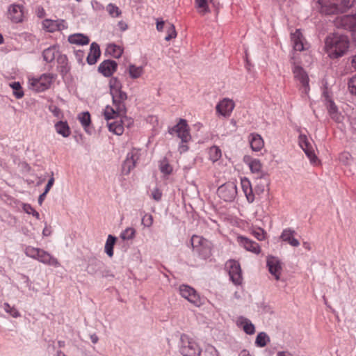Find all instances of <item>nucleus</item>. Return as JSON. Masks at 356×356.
<instances>
[{"label":"nucleus","mask_w":356,"mask_h":356,"mask_svg":"<svg viewBox=\"0 0 356 356\" xmlns=\"http://www.w3.org/2000/svg\"><path fill=\"white\" fill-rule=\"evenodd\" d=\"M348 47V38L339 33L329 35L325 41V51L332 58H338L342 56L347 51Z\"/></svg>","instance_id":"nucleus-1"},{"label":"nucleus","mask_w":356,"mask_h":356,"mask_svg":"<svg viewBox=\"0 0 356 356\" xmlns=\"http://www.w3.org/2000/svg\"><path fill=\"white\" fill-rule=\"evenodd\" d=\"M318 8L325 15L344 13L351 8L355 0H317Z\"/></svg>","instance_id":"nucleus-2"},{"label":"nucleus","mask_w":356,"mask_h":356,"mask_svg":"<svg viewBox=\"0 0 356 356\" xmlns=\"http://www.w3.org/2000/svg\"><path fill=\"white\" fill-rule=\"evenodd\" d=\"M24 253L27 257L38 260L45 265L56 268L60 266L58 259L43 249L29 245L26 247Z\"/></svg>","instance_id":"nucleus-3"},{"label":"nucleus","mask_w":356,"mask_h":356,"mask_svg":"<svg viewBox=\"0 0 356 356\" xmlns=\"http://www.w3.org/2000/svg\"><path fill=\"white\" fill-rule=\"evenodd\" d=\"M168 133L171 135L177 134V137L181 139V143L179 145V151L180 153L188 151V147L184 143L191 140V136L186 120L180 119L176 125L172 127H169Z\"/></svg>","instance_id":"nucleus-4"},{"label":"nucleus","mask_w":356,"mask_h":356,"mask_svg":"<svg viewBox=\"0 0 356 356\" xmlns=\"http://www.w3.org/2000/svg\"><path fill=\"white\" fill-rule=\"evenodd\" d=\"M193 250L201 259L206 260L211 256L212 244L202 236L193 235L191 239Z\"/></svg>","instance_id":"nucleus-5"},{"label":"nucleus","mask_w":356,"mask_h":356,"mask_svg":"<svg viewBox=\"0 0 356 356\" xmlns=\"http://www.w3.org/2000/svg\"><path fill=\"white\" fill-rule=\"evenodd\" d=\"M179 350L183 356H200L202 353L197 341L185 334L181 335Z\"/></svg>","instance_id":"nucleus-6"},{"label":"nucleus","mask_w":356,"mask_h":356,"mask_svg":"<svg viewBox=\"0 0 356 356\" xmlns=\"http://www.w3.org/2000/svg\"><path fill=\"white\" fill-rule=\"evenodd\" d=\"M334 24L337 29L349 31L356 42V13L337 16L334 20Z\"/></svg>","instance_id":"nucleus-7"},{"label":"nucleus","mask_w":356,"mask_h":356,"mask_svg":"<svg viewBox=\"0 0 356 356\" xmlns=\"http://www.w3.org/2000/svg\"><path fill=\"white\" fill-rule=\"evenodd\" d=\"M218 197L225 202H232L237 195L236 184L234 181H228L218 187Z\"/></svg>","instance_id":"nucleus-8"},{"label":"nucleus","mask_w":356,"mask_h":356,"mask_svg":"<svg viewBox=\"0 0 356 356\" xmlns=\"http://www.w3.org/2000/svg\"><path fill=\"white\" fill-rule=\"evenodd\" d=\"M54 79L53 74H43L39 78H33L29 81L32 89L39 92L49 89Z\"/></svg>","instance_id":"nucleus-9"},{"label":"nucleus","mask_w":356,"mask_h":356,"mask_svg":"<svg viewBox=\"0 0 356 356\" xmlns=\"http://www.w3.org/2000/svg\"><path fill=\"white\" fill-rule=\"evenodd\" d=\"M179 289L181 297L195 306L200 307L203 304L200 295L193 287L187 284H181L179 286Z\"/></svg>","instance_id":"nucleus-10"},{"label":"nucleus","mask_w":356,"mask_h":356,"mask_svg":"<svg viewBox=\"0 0 356 356\" xmlns=\"http://www.w3.org/2000/svg\"><path fill=\"white\" fill-rule=\"evenodd\" d=\"M294 77L301 84V92L302 95H308L310 88L309 84V76L305 70L299 65H294L292 69Z\"/></svg>","instance_id":"nucleus-11"},{"label":"nucleus","mask_w":356,"mask_h":356,"mask_svg":"<svg viewBox=\"0 0 356 356\" xmlns=\"http://www.w3.org/2000/svg\"><path fill=\"white\" fill-rule=\"evenodd\" d=\"M140 151L137 149H133L131 152H128L126 159L124 161L122 166V172L124 175H128L133 170L137 161L140 158Z\"/></svg>","instance_id":"nucleus-12"},{"label":"nucleus","mask_w":356,"mask_h":356,"mask_svg":"<svg viewBox=\"0 0 356 356\" xmlns=\"http://www.w3.org/2000/svg\"><path fill=\"white\" fill-rule=\"evenodd\" d=\"M227 268L230 280L235 285L241 284L243 277L239 263L234 260H230L227 263Z\"/></svg>","instance_id":"nucleus-13"},{"label":"nucleus","mask_w":356,"mask_h":356,"mask_svg":"<svg viewBox=\"0 0 356 356\" xmlns=\"http://www.w3.org/2000/svg\"><path fill=\"white\" fill-rule=\"evenodd\" d=\"M249 168L252 173H258L259 175L257 179L259 181V184L262 185L263 188L261 191H264V186H268L269 184V179L267 174L261 172L262 165L259 160L252 159L249 163Z\"/></svg>","instance_id":"nucleus-14"},{"label":"nucleus","mask_w":356,"mask_h":356,"mask_svg":"<svg viewBox=\"0 0 356 356\" xmlns=\"http://www.w3.org/2000/svg\"><path fill=\"white\" fill-rule=\"evenodd\" d=\"M113 104L117 108V111L122 112L123 114H126L127 108L125 106V101L127 99V95L125 92L122 90H116L110 92Z\"/></svg>","instance_id":"nucleus-15"},{"label":"nucleus","mask_w":356,"mask_h":356,"mask_svg":"<svg viewBox=\"0 0 356 356\" xmlns=\"http://www.w3.org/2000/svg\"><path fill=\"white\" fill-rule=\"evenodd\" d=\"M298 143L311 162H314L317 159L313 147L306 135L302 134L299 135Z\"/></svg>","instance_id":"nucleus-16"},{"label":"nucleus","mask_w":356,"mask_h":356,"mask_svg":"<svg viewBox=\"0 0 356 356\" xmlns=\"http://www.w3.org/2000/svg\"><path fill=\"white\" fill-rule=\"evenodd\" d=\"M117 69V62L110 59L104 60L98 66V72L105 77H111Z\"/></svg>","instance_id":"nucleus-17"},{"label":"nucleus","mask_w":356,"mask_h":356,"mask_svg":"<svg viewBox=\"0 0 356 356\" xmlns=\"http://www.w3.org/2000/svg\"><path fill=\"white\" fill-rule=\"evenodd\" d=\"M266 266L268 268L269 273L273 275L276 280H280L282 266L280 259L273 256L267 257Z\"/></svg>","instance_id":"nucleus-18"},{"label":"nucleus","mask_w":356,"mask_h":356,"mask_svg":"<svg viewBox=\"0 0 356 356\" xmlns=\"http://www.w3.org/2000/svg\"><path fill=\"white\" fill-rule=\"evenodd\" d=\"M234 103L229 99L225 98L216 105V111L224 117L230 115L234 108Z\"/></svg>","instance_id":"nucleus-19"},{"label":"nucleus","mask_w":356,"mask_h":356,"mask_svg":"<svg viewBox=\"0 0 356 356\" xmlns=\"http://www.w3.org/2000/svg\"><path fill=\"white\" fill-rule=\"evenodd\" d=\"M238 241L241 246H243L246 250L249 252H251L257 254H259L261 252L259 245L257 242L245 236H238Z\"/></svg>","instance_id":"nucleus-20"},{"label":"nucleus","mask_w":356,"mask_h":356,"mask_svg":"<svg viewBox=\"0 0 356 356\" xmlns=\"http://www.w3.org/2000/svg\"><path fill=\"white\" fill-rule=\"evenodd\" d=\"M296 234L294 229L291 228H286L283 229L280 236L282 242L286 243L293 247H298L300 242L294 236Z\"/></svg>","instance_id":"nucleus-21"},{"label":"nucleus","mask_w":356,"mask_h":356,"mask_svg":"<svg viewBox=\"0 0 356 356\" xmlns=\"http://www.w3.org/2000/svg\"><path fill=\"white\" fill-rule=\"evenodd\" d=\"M8 18L15 23L22 22L23 19V7L19 4H12L9 6Z\"/></svg>","instance_id":"nucleus-22"},{"label":"nucleus","mask_w":356,"mask_h":356,"mask_svg":"<svg viewBox=\"0 0 356 356\" xmlns=\"http://www.w3.org/2000/svg\"><path fill=\"white\" fill-rule=\"evenodd\" d=\"M236 325L243 329L247 334L252 335L255 332V327L251 321L243 316H238L236 319Z\"/></svg>","instance_id":"nucleus-23"},{"label":"nucleus","mask_w":356,"mask_h":356,"mask_svg":"<svg viewBox=\"0 0 356 356\" xmlns=\"http://www.w3.org/2000/svg\"><path fill=\"white\" fill-rule=\"evenodd\" d=\"M330 117L335 122L339 123L343 120V115L339 112L337 106L333 100H329L328 104L325 105Z\"/></svg>","instance_id":"nucleus-24"},{"label":"nucleus","mask_w":356,"mask_h":356,"mask_svg":"<svg viewBox=\"0 0 356 356\" xmlns=\"http://www.w3.org/2000/svg\"><path fill=\"white\" fill-rule=\"evenodd\" d=\"M101 56L99 45L97 42H92L90 44V52L86 58L87 63L90 65L97 63Z\"/></svg>","instance_id":"nucleus-25"},{"label":"nucleus","mask_w":356,"mask_h":356,"mask_svg":"<svg viewBox=\"0 0 356 356\" xmlns=\"http://www.w3.org/2000/svg\"><path fill=\"white\" fill-rule=\"evenodd\" d=\"M249 142L251 149L254 152L260 151L264 146V142L262 137L256 133L250 134L249 136Z\"/></svg>","instance_id":"nucleus-26"},{"label":"nucleus","mask_w":356,"mask_h":356,"mask_svg":"<svg viewBox=\"0 0 356 356\" xmlns=\"http://www.w3.org/2000/svg\"><path fill=\"white\" fill-rule=\"evenodd\" d=\"M59 48L57 45H52L45 49L42 52L43 60L47 63L53 62L59 55Z\"/></svg>","instance_id":"nucleus-27"},{"label":"nucleus","mask_w":356,"mask_h":356,"mask_svg":"<svg viewBox=\"0 0 356 356\" xmlns=\"http://www.w3.org/2000/svg\"><path fill=\"white\" fill-rule=\"evenodd\" d=\"M58 63V68L62 76H66L70 70V66L68 63V59L65 54H59L56 58Z\"/></svg>","instance_id":"nucleus-28"},{"label":"nucleus","mask_w":356,"mask_h":356,"mask_svg":"<svg viewBox=\"0 0 356 356\" xmlns=\"http://www.w3.org/2000/svg\"><path fill=\"white\" fill-rule=\"evenodd\" d=\"M241 187L248 202L252 203L254 200V195L252 191L250 181L244 177L241 180Z\"/></svg>","instance_id":"nucleus-29"},{"label":"nucleus","mask_w":356,"mask_h":356,"mask_svg":"<svg viewBox=\"0 0 356 356\" xmlns=\"http://www.w3.org/2000/svg\"><path fill=\"white\" fill-rule=\"evenodd\" d=\"M54 127L56 133L64 138H67L71 134V130L67 121H58Z\"/></svg>","instance_id":"nucleus-30"},{"label":"nucleus","mask_w":356,"mask_h":356,"mask_svg":"<svg viewBox=\"0 0 356 356\" xmlns=\"http://www.w3.org/2000/svg\"><path fill=\"white\" fill-rule=\"evenodd\" d=\"M124 52V49L119 45L114 43H110L107 44L105 55H109L115 58H119L121 57Z\"/></svg>","instance_id":"nucleus-31"},{"label":"nucleus","mask_w":356,"mask_h":356,"mask_svg":"<svg viewBox=\"0 0 356 356\" xmlns=\"http://www.w3.org/2000/svg\"><path fill=\"white\" fill-rule=\"evenodd\" d=\"M68 42L77 45H86L89 43L90 39L84 34L74 33L68 37Z\"/></svg>","instance_id":"nucleus-32"},{"label":"nucleus","mask_w":356,"mask_h":356,"mask_svg":"<svg viewBox=\"0 0 356 356\" xmlns=\"http://www.w3.org/2000/svg\"><path fill=\"white\" fill-rule=\"evenodd\" d=\"M108 127L109 131L118 136L122 135L124 132V126L122 120H117L113 122L108 123Z\"/></svg>","instance_id":"nucleus-33"},{"label":"nucleus","mask_w":356,"mask_h":356,"mask_svg":"<svg viewBox=\"0 0 356 356\" xmlns=\"http://www.w3.org/2000/svg\"><path fill=\"white\" fill-rule=\"evenodd\" d=\"M116 241L117 238L111 234H109L107 237L104 246V251L109 257H112L113 256V248Z\"/></svg>","instance_id":"nucleus-34"},{"label":"nucleus","mask_w":356,"mask_h":356,"mask_svg":"<svg viewBox=\"0 0 356 356\" xmlns=\"http://www.w3.org/2000/svg\"><path fill=\"white\" fill-rule=\"evenodd\" d=\"M104 115L105 119L107 121H108L112 119H115L119 115H124V114L122 113V112L117 111L116 107H115V108H114L110 106H106L104 109Z\"/></svg>","instance_id":"nucleus-35"},{"label":"nucleus","mask_w":356,"mask_h":356,"mask_svg":"<svg viewBox=\"0 0 356 356\" xmlns=\"http://www.w3.org/2000/svg\"><path fill=\"white\" fill-rule=\"evenodd\" d=\"M268 342H270V337L266 332H261L258 333L255 339L256 346L259 348H264L267 345Z\"/></svg>","instance_id":"nucleus-36"},{"label":"nucleus","mask_w":356,"mask_h":356,"mask_svg":"<svg viewBox=\"0 0 356 356\" xmlns=\"http://www.w3.org/2000/svg\"><path fill=\"white\" fill-rule=\"evenodd\" d=\"M78 119L81 124L82 127L84 128L85 131L88 132L87 128L89 127L91 120H90V114L88 111L82 112L78 115Z\"/></svg>","instance_id":"nucleus-37"},{"label":"nucleus","mask_w":356,"mask_h":356,"mask_svg":"<svg viewBox=\"0 0 356 356\" xmlns=\"http://www.w3.org/2000/svg\"><path fill=\"white\" fill-rule=\"evenodd\" d=\"M143 73V67L142 66H136L130 65L129 67V74L131 79H136L139 78Z\"/></svg>","instance_id":"nucleus-38"},{"label":"nucleus","mask_w":356,"mask_h":356,"mask_svg":"<svg viewBox=\"0 0 356 356\" xmlns=\"http://www.w3.org/2000/svg\"><path fill=\"white\" fill-rule=\"evenodd\" d=\"M106 10L108 15L113 18L119 17L122 15L121 10L113 3H108L106 7Z\"/></svg>","instance_id":"nucleus-39"},{"label":"nucleus","mask_w":356,"mask_h":356,"mask_svg":"<svg viewBox=\"0 0 356 356\" xmlns=\"http://www.w3.org/2000/svg\"><path fill=\"white\" fill-rule=\"evenodd\" d=\"M43 28L48 32L53 33L58 31L56 20L46 19L42 22Z\"/></svg>","instance_id":"nucleus-40"},{"label":"nucleus","mask_w":356,"mask_h":356,"mask_svg":"<svg viewBox=\"0 0 356 356\" xmlns=\"http://www.w3.org/2000/svg\"><path fill=\"white\" fill-rule=\"evenodd\" d=\"M159 170L161 172L165 175H170L172 172V167L170 165L166 157H164L160 161Z\"/></svg>","instance_id":"nucleus-41"},{"label":"nucleus","mask_w":356,"mask_h":356,"mask_svg":"<svg viewBox=\"0 0 356 356\" xmlns=\"http://www.w3.org/2000/svg\"><path fill=\"white\" fill-rule=\"evenodd\" d=\"M10 86L13 90V95L17 99H21L23 97L24 94L19 82H12L10 83Z\"/></svg>","instance_id":"nucleus-42"},{"label":"nucleus","mask_w":356,"mask_h":356,"mask_svg":"<svg viewBox=\"0 0 356 356\" xmlns=\"http://www.w3.org/2000/svg\"><path fill=\"white\" fill-rule=\"evenodd\" d=\"M209 159L216 162L220 159L222 156L221 149L217 146H212L209 151Z\"/></svg>","instance_id":"nucleus-43"},{"label":"nucleus","mask_w":356,"mask_h":356,"mask_svg":"<svg viewBox=\"0 0 356 356\" xmlns=\"http://www.w3.org/2000/svg\"><path fill=\"white\" fill-rule=\"evenodd\" d=\"M136 230L133 227H127L120 234V238L124 241L131 240L134 238Z\"/></svg>","instance_id":"nucleus-44"},{"label":"nucleus","mask_w":356,"mask_h":356,"mask_svg":"<svg viewBox=\"0 0 356 356\" xmlns=\"http://www.w3.org/2000/svg\"><path fill=\"white\" fill-rule=\"evenodd\" d=\"M110 92L121 90L122 84L117 77H111L109 80Z\"/></svg>","instance_id":"nucleus-45"},{"label":"nucleus","mask_w":356,"mask_h":356,"mask_svg":"<svg viewBox=\"0 0 356 356\" xmlns=\"http://www.w3.org/2000/svg\"><path fill=\"white\" fill-rule=\"evenodd\" d=\"M177 36V32L175 27L172 24H168L167 35L165 37V40L170 41V40L175 38Z\"/></svg>","instance_id":"nucleus-46"},{"label":"nucleus","mask_w":356,"mask_h":356,"mask_svg":"<svg viewBox=\"0 0 356 356\" xmlns=\"http://www.w3.org/2000/svg\"><path fill=\"white\" fill-rule=\"evenodd\" d=\"M296 34L300 35V33L297 31L296 33L293 34V48L296 51H301L304 49L303 43L299 35L297 38H295Z\"/></svg>","instance_id":"nucleus-47"},{"label":"nucleus","mask_w":356,"mask_h":356,"mask_svg":"<svg viewBox=\"0 0 356 356\" xmlns=\"http://www.w3.org/2000/svg\"><path fill=\"white\" fill-rule=\"evenodd\" d=\"M4 310L14 318H17L20 316L19 312L13 307H11L8 303L3 304Z\"/></svg>","instance_id":"nucleus-48"},{"label":"nucleus","mask_w":356,"mask_h":356,"mask_svg":"<svg viewBox=\"0 0 356 356\" xmlns=\"http://www.w3.org/2000/svg\"><path fill=\"white\" fill-rule=\"evenodd\" d=\"M348 88L352 95H356V74L348 80Z\"/></svg>","instance_id":"nucleus-49"},{"label":"nucleus","mask_w":356,"mask_h":356,"mask_svg":"<svg viewBox=\"0 0 356 356\" xmlns=\"http://www.w3.org/2000/svg\"><path fill=\"white\" fill-rule=\"evenodd\" d=\"M75 58L77 63L81 65H84L85 63L83 62L84 58V51L81 49H74V51Z\"/></svg>","instance_id":"nucleus-50"},{"label":"nucleus","mask_w":356,"mask_h":356,"mask_svg":"<svg viewBox=\"0 0 356 356\" xmlns=\"http://www.w3.org/2000/svg\"><path fill=\"white\" fill-rule=\"evenodd\" d=\"M195 1L197 7L199 8H202V11L204 13L209 12L207 0H195Z\"/></svg>","instance_id":"nucleus-51"},{"label":"nucleus","mask_w":356,"mask_h":356,"mask_svg":"<svg viewBox=\"0 0 356 356\" xmlns=\"http://www.w3.org/2000/svg\"><path fill=\"white\" fill-rule=\"evenodd\" d=\"M153 223V216L149 213H146L142 218V224L147 227H149Z\"/></svg>","instance_id":"nucleus-52"},{"label":"nucleus","mask_w":356,"mask_h":356,"mask_svg":"<svg viewBox=\"0 0 356 356\" xmlns=\"http://www.w3.org/2000/svg\"><path fill=\"white\" fill-rule=\"evenodd\" d=\"M204 356H218V352L213 346H209L204 352Z\"/></svg>","instance_id":"nucleus-53"},{"label":"nucleus","mask_w":356,"mask_h":356,"mask_svg":"<svg viewBox=\"0 0 356 356\" xmlns=\"http://www.w3.org/2000/svg\"><path fill=\"white\" fill-rule=\"evenodd\" d=\"M252 234L259 241H263L265 238L266 232L263 229L259 228L257 229L253 230Z\"/></svg>","instance_id":"nucleus-54"},{"label":"nucleus","mask_w":356,"mask_h":356,"mask_svg":"<svg viewBox=\"0 0 356 356\" xmlns=\"http://www.w3.org/2000/svg\"><path fill=\"white\" fill-rule=\"evenodd\" d=\"M49 110L50 112H51L53 113V115L58 118H60L62 117V113H61V111L60 109L56 105H51L49 106Z\"/></svg>","instance_id":"nucleus-55"},{"label":"nucleus","mask_w":356,"mask_h":356,"mask_svg":"<svg viewBox=\"0 0 356 356\" xmlns=\"http://www.w3.org/2000/svg\"><path fill=\"white\" fill-rule=\"evenodd\" d=\"M91 6L95 11H102L104 10V6L97 0H92Z\"/></svg>","instance_id":"nucleus-56"},{"label":"nucleus","mask_w":356,"mask_h":356,"mask_svg":"<svg viewBox=\"0 0 356 356\" xmlns=\"http://www.w3.org/2000/svg\"><path fill=\"white\" fill-rule=\"evenodd\" d=\"M152 197L157 202L160 201L162 197V192L157 188H154L152 191Z\"/></svg>","instance_id":"nucleus-57"},{"label":"nucleus","mask_w":356,"mask_h":356,"mask_svg":"<svg viewBox=\"0 0 356 356\" xmlns=\"http://www.w3.org/2000/svg\"><path fill=\"white\" fill-rule=\"evenodd\" d=\"M350 157H351V155L348 152H344L340 154L339 160L341 162H342L345 164H348V161L350 159Z\"/></svg>","instance_id":"nucleus-58"},{"label":"nucleus","mask_w":356,"mask_h":356,"mask_svg":"<svg viewBox=\"0 0 356 356\" xmlns=\"http://www.w3.org/2000/svg\"><path fill=\"white\" fill-rule=\"evenodd\" d=\"M22 209L27 214H31L34 211V208L28 203H22Z\"/></svg>","instance_id":"nucleus-59"},{"label":"nucleus","mask_w":356,"mask_h":356,"mask_svg":"<svg viewBox=\"0 0 356 356\" xmlns=\"http://www.w3.org/2000/svg\"><path fill=\"white\" fill-rule=\"evenodd\" d=\"M45 10L42 6H38L36 8V15L39 18H43L45 16Z\"/></svg>","instance_id":"nucleus-60"},{"label":"nucleus","mask_w":356,"mask_h":356,"mask_svg":"<svg viewBox=\"0 0 356 356\" xmlns=\"http://www.w3.org/2000/svg\"><path fill=\"white\" fill-rule=\"evenodd\" d=\"M165 26V22L162 19H156V29L158 31H162Z\"/></svg>","instance_id":"nucleus-61"},{"label":"nucleus","mask_w":356,"mask_h":356,"mask_svg":"<svg viewBox=\"0 0 356 356\" xmlns=\"http://www.w3.org/2000/svg\"><path fill=\"white\" fill-rule=\"evenodd\" d=\"M54 178L53 177H51L49 180H48V182L45 186V188H44V192L45 193H47L50 191L51 188L52 187V186L54 185Z\"/></svg>","instance_id":"nucleus-62"},{"label":"nucleus","mask_w":356,"mask_h":356,"mask_svg":"<svg viewBox=\"0 0 356 356\" xmlns=\"http://www.w3.org/2000/svg\"><path fill=\"white\" fill-rule=\"evenodd\" d=\"M322 97H323L324 99V104L325 105V104H328V101L329 100H333L331 97L330 96L327 90L325 89L323 90V93H322Z\"/></svg>","instance_id":"nucleus-63"},{"label":"nucleus","mask_w":356,"mask_h":356,"mask_svg":"<svg viewBox=\"0 0 356 356\" xmlns=\"http://www.w3.org/2000/svg\"><path fill=\"white\" fill-rule=\"evenodd\" d=\"M58 24V31H61L67 28L66 23L63 19L56 20Z\"/></svg>","instance_id":"nucleus-64"}]
</instances>
